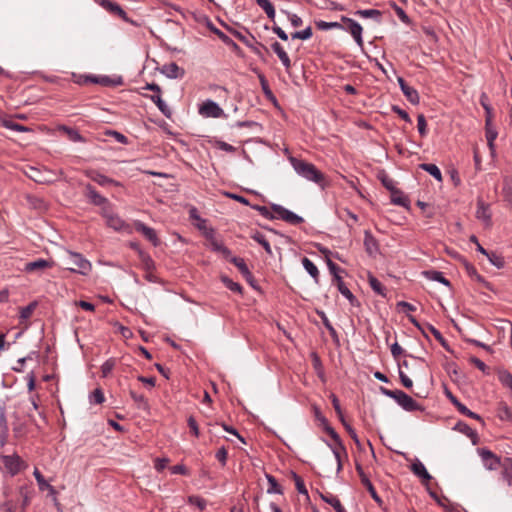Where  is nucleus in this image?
Returning a JSON list of instances; mask_svg holds the SVG:
<instances>
[{"instance_id":"obj_1","label":"nucleus","mask_w":512,"mask_h":512,"mask_svg":"<svg viewBox=\"0 0 512 512\" xmlns=\"http://www.w3.org/2000/svg\"><path fill=\"white\" fill-rule=\"evenodd\" d=\"M289 161L298 175L321 187L325 185V175L314 164L296 157H290Z\"/></svg>"},{"instance_id":"obj_2","label":"nucleus","mask_w":512,"mask_h":512,"mask_svg":"<svg viewBox=\"0 0 512 512\" xmlns=\"http://www.w3.org/2000/svg\"><path fill=\"white\" fill-rule=\"evenodd\" d=\"M381 392L387 397L394 399L399 406L408 412L424 410L420 404L402 390H389L381 387Z\"/></svg>"},{"instance_id":"obj_3","label":"nucleus","mask_w":512,"mask_h":512,"mask_svg":"<svg viewBox=\"0 0 512 512\" xmlns=\"http://www.w3.org/2000/svg\"><path fill=\"white\" fill-rule=\"evenodd\" d=\"M64 261L66 269L75 273L87 275L92 269L91 263L79 253L69 251Z\"/></svg>"},{"instance_id":"obj_4","label":"nucleus","mask_w":512,"mask_h":512,"mask_svg":"<svg viewBox=\"0 0 512 512\" xmlns=\"http://www.w3.org/2000/svg\"><path fill=\"white\" fill-rule=\"evenodd\" d=\"M271 210L275 213V219H281L291 225H299L304 222V219L301 216L279 204H272Z\"/></svg>"},{"instance_id":"obj_5","label":"nucleus","mask_w":512,"mask_h":512,"mask_svg":"<svg viewBox=\"0 0 512 512\" xmlns=\"http://www.w3.org/2000/svg\"><path fill=\"white\" fill-rule=\"evenodd\" d=\"M230 262L234 264L239 272L242 274V276L245 278L247 283L255 290H258L259 287L257 285V281L251 271L249 270L247 264L245 263L244 259L241 257H231Z\"/></svg>"},{"instance_id":"obj_6","label":"nucleus","mask_w":512,"mask_h":512,"mask_svg":"<svg viewBox=\"0 0 512 512\" xmlns=\"http://www.w3.org/2000/svg\"><path fill=\"white\" fill-rule=\"evenodd\" d=\"M98 5L104 8L109 13L118 16L123 21L127 23L134 24V22L128 17L127 13L122 9V7L116 2H112L110 0H94Z\"/></svg>"},{"instance_id":"obj_7","label":"nucleus","mask_w":512,"mask_h":512,"mask_svg":"<svg viewBox=\"0 0 512 512\" xmlns=\"http://www.w3.org/2000/svg\"><path fill=\"white\" fill-rule=\"evenodd\" d=\"M355 468H356V471H357V473H358V475L360 477V480H361V483L363 484V486L367 489V491L369 492V494L373 498V500L379 506H381L383 504V500L381 499V497L376 492L372 482L369 480L368 476L365 474L361 464L356 463Z\"/></svg>"},{"instance_id":"obj_8","label":"nucleus","mask_w":512,"mask_h":512,"mask_svg":"<svg viewBox=\"0 0 512 512\" xmlns=\"http://www.w3.org/2000/svg\"><path fill=\"white\" fill-rule=\"evenodd\" d=\"M341 21L345 24H347V30L350 32L352 37L354 38L355 42L358 46L363 47V38H362V26L356 22L355 20L346 17L341 16Z\"/></svg>"},{"instance_id":"obj_9","label":"nucleus","mask_w":512,"mask_h":512,"mask_svg":"<svg viewBox=\"0 0 512 512\" xmlns=\"http://www.w3.org/2000/svg\"><path fill=\"white\" fill-rule=\"evenodd\" d=\"M479 455L481 456L484 465L489 470H496L500 467L503 461L500 457L495 455L492 451L486 448L479 449Z\"/></svg>"},{"instance_id":"obj_10","label":"nucleus","mask_w":512,"mask_h":512,"mask_svg":"<svg viewBox=\"0 0 512 512\" xmlns=\"http://www.w3.org/2000/svg\"><path fill=\"white\" fill-rule=\"evenodd\" d=\"M1 459L4 464V467L12 476L20 472L22 468V460L17 454L3 455Z\"/></svg>"},{"instance_id":"obj_11","label":"nucleus","mask_w":512,"mask_h":512,"mask_svg":"<svg viewBox=\"0 0 512 512\" xmlns=\"http://www.w3.org/2000/svg\"><path fill=\"white\" fill-rule=\"evenodd\" d=\"M199 111L202 115L213 118H218L223 114L222 108L212 100L205 101Z\"/></svg>"},{"instance_id":"obj_12","label":"nucleus","mask_w":512,"mask_h":512,"mask_svg":"<svg viewBox=\"0 0 512 512\" xmlns=\"http://www.w3.org/2000/svg\"><path fill=\"white\" fill-rule=\"evenodd\" d=\"M135 230L145 236L147 240H149L154 246L159 245V239L157 237L156 231L146 226L144 223L140 221H136L134 224Z\"/></svg>"},{"instance_id":"obj_13","label":"nucleus","mask_w":512,"mask_h":512,"mask_svg":"<svg viewBox=\"0 0 512 512\" xmlns=\"http://www.w3.org/2000/svg\"><path fill=\"white\" fill-rule=\"evenodd\" d=\"M53 266V261L45 259H37L35 261L27 262L24 266V271L27 273L44 271Z\"/></svg>"},{"instance_id":"obj_14","label":"nucleus","mask_w":512,"mask_h":512,"mask_svg":"<svg viewBox=\"0 0 512 512\" xmlns=\"http://www.w3.org/2000/svg\"><path fill=\"white\" fill-rule=\"evenodd\" d=\"M87 177H89L92 181L96 182L97 184L101 186H107V185H115L120 186V183L112 178H109L101 173H99L96 170H89L86 171Z\"/></svg>"},{"instance_id":"obj_15","label":"nucleus","mask_w":512,"mask_h":512,"mask_svg":"<svg viewBox=\"0 0 512 512\" xmlns=\"http://www.w3.org/2000/svg\"><path fill=\"white\" fill-rule=\"evenodd\" d=\"M476 218L483 221L486 226L491 225V212L489 205L481 199L477 201Z\"/></svg>"},{"instance_id":"obj_16","label":"nucleus","mask_w":512,"mask_h":512,"mask_svg":"<svg viewBox=\"0 0 512 512\" xmlns=\"http://www.w3.org/2000/svg\"><path fill=\"white\" fill-rule=\"evenodd\" d=\"M326 444L332 450V453L337 462V473H339L343 469L342 455L347 457L346 447L344 446L343 442H339V444L336 445H331L326 441Z\"/></svg>"},{"instance_id":"obj_17","label":"nucleus","mask_w":512,"mask_h":512,"mask_svg":"<svg viewBox=\"0 0 512 512\" xmlns=\"http://www.w3.org/2000/svg\"><path fill=\"white\" fill-rule=\"evenodd\" d=\"M364 247L370 256H375L379 252L378 241L369 230L364 232Z\"/></svg>"},{"instance_id":"obj_18","label":"nucleus","mask_w":512,"mask_h":512,"mask_svg":"<svg viewBox=\"0 0 512 512\" xmlns=\"http://www.w3.org/2000/svg\"><path fill=\"white\" fill-rule=\"evenodd\" d=\"M161 72L171 79L182 78L185 74L184 69L179 67L175 62L163 65Z\"/></svg>"},{"instance_id":"obj_19","label":"nucleus","mask_w":512,"mask_h":512,"mask_svg":"<svg viewBox=\"0 0 512 512\" xmlns=\"http://www.w3.org/2000/svg\"><path fill=\"white\" fill-rule=\"evenodd\" d=\"M85 196L96 206H101L107 202V199L100 195L91 184L85 186Z\"/></svg>"},{"instance_id":"obj_20","label":"nucleus","mask_w":512,"mask_h":512,"mask_svg":"<svg viewBox=\"0 0 512 512\" xmlns=\"http://www.w3.org/2000/svg\"><path fill=\"white\" fill-rule=\"evenodd\" d=\"M271 48L274 51V53L278 56V58L280 59L282 65L284 66L286 71H289L292 66L291 60H290L287 52L282 47V45L279 42H274L271 45Z\"/></svg>"},{"instance_id":"obj_21","label":"nucleus","mask_w":512,"mask_h":512,"mask_svg":"<svg viewBox=\"0 0 512 512\" xmlns=\"http://www.w3.org/2000/svg\"><path fill=\"white\" fill-rule=\"evenodd\" d=\"M25 174L27 175V177H29L30 179L37 183H49L52 181L51 179L46 177V175L43 172H41L40 169L33 166H29L25 171Z\"/></svg>"},{"instance_id":"obj_22","label":"nucleus","mask_w":512,"mask_h":512,"mask_svg":"<svg viewBox=\"0 0 512 512\" xmlns=\"http://www.w3.org/2000/svg\"><path fill=\"white\" fill-rule=\"evenodd\" d=\"M148 97L161 111V113L167 117L170 118L172 115V111L169 108V106L162 100L160 94H153V95H145Z\"/></svg>"},{"instance_id":"obj_23","label":"nucleus","mask_w":512,"mask_h":512,"mask_svg":"<svg viewBox=\"0 0 512 512\" xmlns=\"http://www.w3.org/2000/svg\"><path fill=\"white\" fill-rule=\"evenodd\" d=\"M250 38L252 39V42L250 43V45L248 46V48H249V49H250V50H251V51H252L256 56H258L262 61H265V54H264V52H265V53H268V52H269V51H268V48H267L264 44H262V43L258 42V41L256 40V38H255L252 34H250Z\"/></svg>"},{"instance_id":"obj_24","label":"nucleus","mask_w":512,"mask_h":512,"mask_svg":"<svg viewBox=\"0 0 512 512\" xmlns=\"http://www.w3.org/2000/svg\"><path fill=\"white\" fill-rule=\"evenodd\" d=\"M106 224L115 231H120L124 228L125 222L116 214L106 212L104 214Z\"/></svg>"},{"instance_id":"obj_25","label":"nucleus","mask_w":512,"mask_h":512,"mask_svg":"<svg viewBox=\"0 0 512 512\" xmlns=\"http://www.w3.org/2000/svg\"><path fill=\"white\" fill-rule=\"evenodd\" d=\"M423 276L431 281L439 282L445 286L450 287L451 283L450 281L444 277L443 273L436 270H425L422 272Z\"/></svg>"},{"instance_id":"obj_26","label":"nucleus","mask_w":512,"mask_h":512,"mask_svg":"<svg viewBox=\"0 0 512 512\" xmlns=\"http://www.w3.org/2000/svg\"><path fill=\"white\" fill-rule=\"evenodd\" d=\"M411 470L416 476L420 477L423 481H430L432 478L431 475L428 473L427 469L425 468V466L423 465V463L420 462L419 460L412 463Z\"/></svg>"},{"instance_id":"obj_27","label":"nucleus","mask_w":512,"mask_h":512,"mask_svg":"<svg viewBox=\"0 0 512 512\" xmlns=\"http://www.w3.org/2000/svg\"><path fill=\"white\" fill-rule=\"evenodd\" d=\"M497 416L502 421H512V407L504 401L499 402L497 407Z\"/></svg>"},{"instance_id":"obj_28","label":"nucleus","mask_w":512,"mask_h":512,"mask_svg":"<svg viewBox=\"0 0 512 512\" xmlns=\"http://www.w3.org/2000/svg\"><path fill=\"white\" fill-rule=\"evenodd\" d=\"M391 202L395 205H399L405 208H407L410 203L408 197L405 196L403 192L397 188L391 192Z\"/></svg>"},{"instance_id":"obj_29","label":"nucleus","mask_w":512,"mask_h":512,"mask_svg":"<svg viewBox=\"0 0 512 512\" xmlns=\"http://www.w3.org/2000/svg\"><path fill=\"white\" fill-rule=\"evenodd\" d=\"M425 328H426V330H428L430 333L433 334L434 338L441 344V346L446 351L452 352L448 345L447 340L443 337V335L441 334V332L438 329H436L433 325H431L429 323L425 324Z\"/></svg>"},{"instance_id":"obj_30","label":"nucleus","mask_w":512,"mask_h":512,"mask_svg":"<svg viewBox=\"0 0 512 512\" xmlns=\"http://www.w3.org/2000/svg\"><path fill=\"white\" fill-rule=\"evenodd\" d=\"M368 282H369V285L370 287L372 288V290L385 297L386 296V289L385 287L382 285V283L372 274V273H368Z\"/></svg>"},{"instance_id":"obj_31","label":"nucleus","mask_w":512,"mask_h":512,"mask_svg":"<svg viewBox=\"0 0 512 512\" xmlns=\"http://www.w3.org/2000/svg\"><path fill=\"white\" fill-rule=\"evenodd\" d=\"M302 264L309 275L315 280L316 283L319 281V270L316 265L307 257L302 259Z\"/></svg>"},{"instance_id":"obj_32","label":"nucleus","mask_w":512,"mask_h":512,"mask_svg":"<svg viewBox=\"0 0 512 512\" xmlns=\"http://www.w3.org/2000/svg\"><path fill=\"white\" fill-rule=\"evenodd\" d=\"M355 15L362 17V18H372L377 22L381 21L382 12L377 9H363V10H357L354 13Z\"/></svg>"},{"instance_id":"obj_33","label":"nucleus","mask_w":512,"mask_h":512,"mask_svg":"<svg viewBox=\"0 0 512 512\" xmlns=\"http://www.w3.org/2000/svg\"><path fill=\"white\" fill-rule=\"evenodd\" d=\"M320 497L325 503L331 505L337 512H347L336 496L320 494Z\"/></svg>"},{"instance_id":"obj_34","label":"nucleus","mask_w":512,"mask_h":512,"mask_svg":"<svg viewBox=\"0 0 512 512\" xmlns=\"http://www.w3.org/2000/svg\"><path fill=\"white\" fill-rule=\"evenodd\" d=\"M503 468L502 476L507 481L508 485L512 484V458H505L500 465Z\"/></svg>"},{"instance_id":"obj_35","label":"nucleus","mask_w":512,"mask_h":512,"mask_svg":"<svg viewBox=\"0 0 512 512\" xmlns=\"http://www.w3.org/2000/svg\"><path fill=\"white\" fill-rule=\"evenodd\" d=\"M464 266H465V270H466L467 274H468L472 279L476 280L477 282L483 283V284H485V285L488 287L489 283H488V282H486V280L484 279V277H483V276H481V275L477 272L476 268H475L472 264H470V263H469V262H467V261H464Z\"/></svg>"},{"instance_id":"obj_36","label":"nucleus","mask_w":512,"mask_h":512,"mask_svg":"<svg viewBox=\"0 0 512 512\" xmlns=\"http://www.w3.org/2000/svg\"><path fill=\"white\" fill-rule=\"evenodd\" d=\"M130 396L135 402L138 409L148 410L149 404L144 395L136 393L134 390H130Z\"/></svg>"},{"instance_id":"obj_37","label":"nucleus","mask_w":512,"mask_h":512,"mask_svg":"<svg viewBox=\"0 0 512 512\" xmlns=\"http://www.w3.org/2000/svg\"><path fill=\"white\" fill-rule=\"evenodd\" d=\"M402 92H403L404 96L406 97V99L411 104H413V105L419 104L420 96L416 89H414L413 87L408 85L406 88H404V90Z\"/></svg>"},{"instance_id":"obj_38","label":"nucleus","mask_w":512,"mask_h":512,"mask_svg":"<svg viewBox=\"0 0 512 512\" xmlns=\"http://www.w3.org/2000/svg\"><path fill=\"white\" fill-rule=\"evenodd\" d=\"M422 170L428 172L431 176H433L436 180L442 181V174L440 169L431 163H423L419 166Z\"/></svg>"},{"instance_id":"obj_39","label":"nucleus","mask_w":512,"mask_h":512,"mask_svg":"<svg viewBox=\"0 0 512 512\" xmlns=\"http://www.w3.org/2000/svg\"><path fill=\"white\" fill-rule=\"evenodd\" d=\"M220 279H221L222 283L226 286V288H228L229 290H231L235 293H238L240 295L243 294V288L239 283L234 282L228 276H225V275H222L220 277Z\"/></svg>"},{"instance_id":"obj_40","label":"nucleus","mask_w":512,"mask_h":512,"mask_svg":"<svg viewBox=\"0 0 512 512\" xmlns=\"http://www.w3.org/2000/svg\"><path fill=\"white\" fill-rule=\"evenodd\" d=\"M251 238L253 240H255L258 244H260L264 248V250L267 252V254L272 256L273 253L271 250V246L262 233L257 231L255 233L251 234Z\"/></svg>"},{"instance_id":"obj_41","label":"nucleus","mask_w":512,"mask_h":512,"mask_svg":"<svg viewBox=\"0 0 512 512\" xmlns=\"http://www.w3.org/2000/svg\"><path fill=\"white\" fill-rule=\"evenodd\" d=\"M139 258L141 260L143 268L147 272H151L152 270L155 269V263H154L153 259L150 257V255L145 253L143 250H139Z\"/></svg>"},{"instance_id":"obj_42","label":"nucleus","mask_w":512,"mask_h":512,"mask_svg":"<svg viewBox=\"0 0 512 512\" xmlns=\"http://www.w3.org/2000/svg\"><path fill=\"white\" fill-rule=\"evenodd\" d=\"M256 3L265 11L267 17L274 21L275 19V8L269 0H256Z\"/></svg>"},{"instance_id":"obj_43","label":"nucleus","mask_w":512,"mask_h":512,"mask_svg":"<svg viewBox=\"0 0 512 512\" xmlns=\"http://www.w3.org/2000/svg\"><path fill=\"white\" fill-rule=\"evenodd\" d=\"M266 479L268 481L269 487L267 489V493L269 494H283L282 487L278 484L276 478L270 474H266Z\"/></svg>"},{"instance_id":"obj_44","label":"nucleus","mask_w":512,"mask_h":512,"mask_svg":"<svg viewBox=\"0 0 512 512\" xmlns=\"http://www.w3.org/2000/svg\"><path fill=\"white\" fill-rule=\"evenodd\" d=\"M189 217L191 220H195L197 221V224H196V227L199 229V230H203L206 228V220L203 219L199 213H198V210L196 207L192 206L190 209H189Z\"/></svg>"},{"instance_id":"obj_45","label":"nucleus","mask_w":512,"mask_h":512,"mask_svg":"<svg viewBox=\"0 0 512 512\" xmlns=\"http://www.w3.org/2000/svg\"><path fill=\"white\" fill-rule=\"evenodd\" d=\"M338 290L352 306H359V301L345 284L338 285Z\"/></svg>"},{"instance_id":"obj_46","label":"nucleus","mask_w":512,"mask_h":512,"mask_svg":"<svg viewBox=\"0 0 512 512\" xmlns=\"http://www.w3.org/2000/svg\"><path fill=\"white\" fill-rule=\"evenodd\" d=\"M391 354L395 359H397L400 355L404 354L405 357H410L414 360H418V361H422V362L425 361L423 358L404 353V350L397 342H395L394 344L391 345Z\"/></svg>"},{"instance_id":"obj_47","label":"nucleus","mask_w":512,"mask_h":512,"mask_svg":"<svg viewBox=\"0 0 512 512\" xmlns=\"http://www.w3.org/2000/svg\"><path fill=\"white\" fill-rule=\"evenodd\" d=\"M457 427L459 431L467 435L469 438L472 439L473 443H476V439L478 438L477 432L472 429L469 425H467L464 422H458Z\"/></svg>"},{"instance_id":"obj_48","label":"nucleus","mask_w":512,"mask_h":512,"mask_svg":"<svg viewBox=\"0 0 512 512\" xmlns=\"http://www.w3.org/2000/svg\"><path fill=\"white\" fill-rule=\"evenodd\" d=\"M61 130H63L68 138L73 142H85L84 137L76 130L67 126H62Z\"/></svg>"},{"instance_id":"obj_49","label":"nucleus","mask_w":512,"mask_h":512,"mask_svg":"<svg viewBox=\"0 0 512 512\" xmlns=\"http://www.w3.org/2000/svg\"><path fill=\"white\" fill-rule=\"evenodd\" d=\"M207 27L209 28V30L214 33L215 35L218 36V38L225 44H230L231 42V38L228 37L224 32H222L220 29H218L217 27H215V25L210 21L208 20L207 21Z\"/></svg>"},{"instance_id":"obj_50","label":"nucleus","mask_w":512,"mask_h":512,"mask_svg":"<svg viewBox=\"0 0 512 512\" xmlns=\"http://www.w3.org/2000/svg\"><path fill=\"white\" fill-rule=\"evenodd\" d=\"M315 25L319 30H329V29H343V26L339 22H326L323 20L315 21Z\"/></svg>"},{"instance_id":"obj_51","label":"nucleus","mask_w":512,"mask_h":512,"mask_svg":"<svg viewBox=\"0 0 512 512\" xmlns=\"http://www.w3.org/2000/svg\"><path fill=\"white\" fill-rule=\"evenodd\" d=\"M88 82L97 83V84L107 86V85H109L110 80L108 77L98 78L95 76H84V77H81V79L78 81V83H88Z\"/></svg>"},{"instance_id":"obj_52","label":"nucleus","mask_w":512,"mask_h":512,"mask_svg":"<svg viewBox=\"0 0 512 512\" xmlns=\"http://www.w3.org/2000/svg\"><path fill=\"white\" fill-rule=\"evenodd\" d=\"M8 436V425L4 412H0V440L3 444Z\"/></svg>"},{"instance_id":"obj_53","label":"nucleus","mask_w":512,"mask_h":512,"mask_svg":"<svg viewBox=\"0 0 512 512\" xmlns=\"http://www.w3.org/2000/svg\"><path fill=\"white\" fill-rule=\"evenodd\" d=\"M224 27L227 29L228 32H230L233 36H235L239 41H241L243 44H245L247 47L250 45V43L252 42V39H249L248 37H246L245 35H243L240 31L226 25V24H223Z\"/></svg>"},{"instance_id":"obj_54","label":"nucleus","mask_w":512,"mask_h":512,"mask_svg":"<svg viewBox=\"0 0 512 512\" xmlns=\"http://www.w3.org/2000/svg\"><path fill=\"white\" fill-rule=\"evenodd\" d=\"M36 307H37V302H31L27 306L22 307L20 309V319L21 320L29 319L32 316V314H33L34 310L36 309Z\"/></svg>"},{"instance_id":"obj_55","label":"nucleus","mask_w":512,"mask_h":512,"mask_svg":"<svg viewBox=\"0 0 512 512\" xmlns=\"http://www.w3.org/2000/svg\"><path fill=\"white\" fill-rule=\"evenodd\" d=\"M490 263L494 265L497 268H503L505 265L504 257L500 254H497L495 252H491L487 255Z\"/></svg>"},{"instance_id":"obj_56","label":"nucleus","mask_w":512,"mask_h":512,"mask_svg":"<svg viewBox=\"0 0 512 512\" xmlns=\"http://www.w3.org/2000/svg\"><path fill=\"white\" fill-rule=\"evenodd\" d=\"M33 474H34L35 479L39 485L40 490L49 488V490L51 492H54V487L46 482L45 478L43 477V475L41 474V472L38 469H35Z\"/></svg>"},{"instance_id":"obj_57","label":"nucleus","mask_w":512,"mask_h":512,"mask_svg":"<svg viewBox=\"0 0 512 512\" xmlns=\"http://www.w3.org/2000/svg\"><path fill=\"white\" fill-rule=\"evenodd\" d=\"M313 32L311 26L306 27L304 30L296 31L291 34L292 39L308 40L312 37Z\"/></svg>"},{"instance_id":"obj_58","label":"nucleus","mask_w":512,"mask_h":512,"mask_svg":"<svg viewBox=\"0 0 512 512\" xmlns=\"http://www.w3.org/2000/svg\"><path fill=\"white\" fill-rule=\"evenodd\" d=\"M457 410H458L461 414H463V415H465V416H467V417H470V418L476 419V420H478L479 422H481V424H484V421H483V419L481 418V416H480V415H478V414H476V413H474V412H473V411H471L470 409H468L464 404H462V403H461V404L458 406Z\"/></svg>"},{"instance_id":"obj_59","label":"nucleus","mask_w":512,"mask_h":512,"mask_svg":"<svg viewBox=\"0 0 512 512\" xmlns=\"http://www.w3.org/2000/svg\"><path fill=\"white\" fill-rule=\"evenodd\" d=\"M188 503L191 505H195L201 511H203L207 505V502L204 498L195 495H191L188 497Z\"/></svg>"},{"instance_id":"obj_60","label":"nucleus","mask_w":512,"mask_h":512,"mask_svg":"<svg viewBox=\"0 0 512 512\" xmlns=\"http://www.w3.org/2000/svg\"><path fill=\"white\" fill-rule=\"evenodd\" d=\"M105 134L107 136L113 137L117 142H119L121 144L127 145L129 143L128 138L124 134H122L116 130H107L105 132Z\"/></svg>"},{"instance_id":"obj_61","label":"nucleus","mask_w":512,"mask_h":512,"mask_svg":"<svg viewBox=\"0 0 512 512\" xmlns=\"http://www.w3.org/2000/svg\"><path fill=\"white\" fill-rule=\"evenodd\" d=\"M417 128H418L419 134L422 137L427 135V122H426V118L423 114H419L417 116Z\"/></svg>"},{"instance_id":"obj_62","label":"nucleus","mask_w":512,"mask_h":512,"mask_svg":"<svg viewBox=\"0 0 512 512\" xmlns=\"http://www.w3.org/2000/svg\"><path fill=\"white\" fill-rule=\"evenodd\" d=\"M293 479L295 481V486H296L297 491L300 494L308 496V491H307V489L305 487L303 479L299 475H297L296 473H293Z\"/></svg>"},{"instance_id":"obj_63","label":"nucleus","mask_w":512,"mask_h":512,"mask_svg":"<svg viewBox=\"0 0 512 512\" xmlns=\"http://www.w3.org/2000/svg\"><path fill=\"white\" fill-rule=\"evenodd\" d=\"M281 12L287 16L293 27H299L302 25L303 20L297 14L290 13L286 10H281Z\"/></svg>"},{"instance_id":"obj_64","label":"nucleus","mask_w":512,"mask_h":512,"mask_svg":"<svg viewBox=\"0 0 512 512\" xmlns=\"http://www.w3.org/2000/svg\"><path fill=\"white\" fill-rule=\"evenodd\" d=\"M90 401L95 404H102L105 401L103 391L100 388H96L90 395Z\"/></svg>"}]
</instances>
